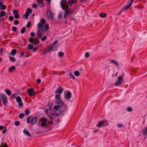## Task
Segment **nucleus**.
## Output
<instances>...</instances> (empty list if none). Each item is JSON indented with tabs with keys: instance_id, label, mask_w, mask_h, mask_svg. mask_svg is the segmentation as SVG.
I'll return each instance as SVG.
<instances>
[{
	"instance_id": "obj_17",
	"label": "nucleus",
	"mask_w": 147,
	"mask_h": 147,
	"mask_svg": "<svg viewBox=\"0 0 147 147\" xmlns=\"http://www.w3.org/2000/svg\"><path fill=\"white\" fill-rule=\"evenodd\" d=\"M134 0H130V3L129 4L126 6L125 8L124 9L125 10H127L130 7L134 2Z\"/></svg>"
},
{
	"instance_id": "obj_23",
	"label": "nucleus",
	"mask_w": 147,
	"mask_h": 147,
	"mask_svg": "<svg viewBox=\"0 0 147 147\" xmlns=\"http://www.w3.org/2000/svg\"><path fill=\"white\" fill-rule=\"evenodd\" d=\"M5 91L8 95L9 96L11 95V91L9 90L8 89H5Z\"/></svg>"
},
{
	"instance_id": "obj_35",
	"label": "nucleus",
	"mask_w": 147,
	"mask_h": 147,
	"mask_svg": "<svg viewBox=\"0 0 147 147\" xmlns=\"http://www.w3.org/2000/svg\"><path fill=\"white\" fill-rule=\"evenodd\" d=\"M0 147H9V146L6 143L3 144L2 143L0 146Z\"/></svg>"
},
{
	"instance_id": "obj_62",
	"label": "nucleus",
	"mask_w": 147,
	"mask_h": 147,
	"mask_svg": "<svg viewBox=\"0 0 147 147\" xmlns=\"http://www.w3.org/2000/svg\"><path fill=\"white\" fill-rule=\"evenodd\" d=\"M3 129V126L2 125L0 126V130H2Z\"/></svg>"
},
{
	"instance_id": "obj_2",
	"label": "nucleus",
	"mask_w": 147,
	"mask_h": 147,
	"mask_svg": "<svg viewBox=\"0 0 147 147\" xmlns=\"http://www.w3.org/2000/svg\"><path fill=\"white\" fill-rule=\"evenodd\" d=\"M56 104H58V105L55 106L54 108V109H55V112L58 111V113H55V114L56 115H58L59 114H60L61 113V110L58 109L61 108L63 105L64 102L61 101L59 102L58 103Z\"/></svg>"
},
{
	"instance_id": "obj_31",
	"label": "nucleus",
	"mask_w": 147,
	"mask_h": 147,
	"mask_svg": "<svg viewBox=\"0 0 147 147\" xmlns=\"http://www.w3.org/2000/svg\"><path fill=\"white\" fill-rule=\"evenodd\" d=\"M74 75L77 77L80 76V73L78 71H77L74 72Z\"/></svg>"
},
{
	"instance_id": "obj_24",
	"label": "nucleus",
	"mask_w": 147,
	"mask_h": 147,
	"mask_svg": "<svg viewBox=\"0 0 147 147\" xmlns=\"http://www.w3.org/2000/svg\"><path fill=\"white\" fill-rule=\"evenodd\" d=\"M6 15V13L5 11H1L0 13V18H1V17H3L5 16Z\"/></svg>"
},
{
	"instance_id": "obj_56",
	"label": "nucleus",
	"mask_w": 147,
	"mask_h": 147,
	"mask_svg": "<svg viewBox=\"0 0 147 147\" xmlns=\"http://www.w3.org/2000/svg\"><path fill=\"white\" fill-rule=\"evenodd\" d=\"M89 53H86L85 55V57L86 58L88 57H89Z\"/></svg>"
},
{
	"instance_id": "obj_58",
	"label": "nucleus",
	"mask_w": 147,
	"mask_h": 147,
	"mask_svg": "<svg viewBox=\"0 0 147 147\" xmlns=\"http://www.w3.org/2000/svg\"><path fill=\"white\" fill-rule=\"evenodd\" d=\"M62 17V15L61 14H60L58 15V18L59 19H61Z\"/></svg>"
},
{
	"instance_id": "obj_9",
	"label": "nucleus",
	"mask_w": 147,
	"mask_h": 147,
	"mask_svg": "<svg viewBox=\"0 0 147 147\" xmlns=\"http://www.w3.org/2000/svg\"><path fill=\"white\" fill-rule=\"evenodd\" d=\"M61 94H57L55 96V98L56 99L55 102L56 103H58L60 101H62L61 97Z\"/></svg>"
},
{
	"instance_id": "obj_57",
	"label": "nucleus",
	"mask_w": 147,
	"mask_h": 147,
	"mask_svg": "<svg viewBox=\"0 0 147 147\" xmlns=\"http://www.w3.org/2000/svg\"><path fill=\"white\" fill-rule=\"evenodd\" d=\"M30 35L32 37H33L34 36L35 34L34 32H32L30 34Z\"/></svg>"
},
{
	"instance_id": "obj_47",
	"label": "nucleus",
	"mask_w": 147,
	"mask_h": 147,
	"mask_svg": "<svg viewBox=\"0 0 147 147\" xmlns=\"http://www.w3.org/2000/svg\"><path fill=\"white\" fill-rule=\"evenodd\" d=\"M46 125H47L46 123H45V122H42L41 123V125L42 127H45V126H46Z\"/></svg>"
},
{
	"instance_id": "obj_41",
	"label": "nucleus",
	"mask_w": 147,
	"mask_h": 147,
	"mask_svg": "<svg viewBox=\"0 0 147 147\" xmlns=\"http://www.w3.org/2000/svg\"><path fill=\"white\" fill-rule=\"evenodd\" d=\"M25 32V28H23L21 30V32L22 34L24 33Z\"/></svg>"
},
{
	"instance_id": "obj_59",
	"label": "nucleus",
	"mask_w": 147,
	"mask_h": 147,
	"mask_svg": "<svg viewBox=\"0 0 147 147\" xmlns=\"http://www.w3.org/2000/svg\"><path fill=\"white\" fill-rule=\"evenodd\" d=\"M123 126V125L121 124H118L117 125V126L118 127H120Z\"/></svg>"
},
{
	"instance_id": "obj_7",
	"label": "nucleus",
	"mask_w": 147,
	"mask_h": 147,
	"mask_svg": "<svg viewBox=\"0 0 147 147\" xmlns=\"http://www.w3.org/2000/svg\"><path fill=\"white\" fill-rule=\"evenodd\" d=\"M34 91V89L33 88L29 89L28 90V94L30 96H33L35 94V92Z\"/></svg>"
},
{
	"instance_id": "obj_4",
	"label": "nucleus",
	"mask_w": 147,
	"mask_h": 147,
	"mask_svg": "<svg viewBox=\"0 0 147 147\" xmlns=\"http://www.w3.org/2000/svg\"><path fill=\"white\" fill-rule=\"evenodd\" d=\"M107 120H104L99 121L98 123L96 126L98 127H100L103 126H106L108 125L109 124L107 123Z\"/></svg>"
},
{
	"instance_id": "obj_50",
	"label": "nucleus",
	"mask_w": 147,
	"mask_h": 147,
	"mask_svg": "<svg viewBox=\"0 0 147 147\" xmlns=\"http://www.w3.org/2000/svg\"><path fill=\"white\" fill-rule=\"evenodd\" d=\"M37 7V5L36 4H33L32 5V7L34 8H36Z\"/></svg>"
},
{
	"instance_id": "obj_38",
	"label": "nucleus",
	"mask_w": 147,
	"mask_h": 147,
	"mask_svg": "<svg viewBox=\"0 0 147 147\" xmlns=\"http://www.w3.org/2000/svg\"><path fill=\"white\" fill-rule=\"evenodd\" d=\"M47 36H44L41 38V40L42 41H44L47 39Z\"/></svg>"
},
{
	"instance_id": "obj_30",
	"label": "nucleus",
	"mask_w": 147,
	"mask_h": 147,
	"mask_svg": "<svg viewBox=\"0 0 147 147\" xmlns=\"http://www.w3.org/2000/svg\"><path fill=\"white\" fill-rule=\"evenodd\" d=\"M9 58L10 61L12 62H15L16 61V59L14 57L12 56H9Z\"/></svg>"
},
{
	"instance_id": "obj_28",
	"label": "nucleus",
	"mask_w": 147,
	"mask_h": 147,
	"mask_svg": "<svg viewBox=\"0 0 147 147\" xmlns=\"http://www.w3.org/2000/svg\"><path fill=\"white\" fill-rule=\"evenodd\" d=\"M69 78H71V79H73V80L75 79V77L71 73V72H70L69 73Z\"/></svg>"
},
{
	"instance_id": "obj_53",
	"label": "nucleus",
	"mask_w": 147,
	"mask_h": 147,
	"mask_svg": "<svg viewBox=\"0 0 147 147\" xmlns=\"http://www.w3.org/2000/svg\"><path fill=\"white\" fill-rule=\"evenodd\" d=\"M58 40H55L53 42V44H52V45L53 46H54L58 42Z\"/></svg>"
},
{
	"instance_id": "obj_54",
	"label": "nucleus",
	"mask_w": 147,
	"mask_h": 147,
	"mask_svg": "<svg viewBox=\"0 0 147 147\" xmlns=\"http://www.w3.org/2000/svg\"><path fill=\"white\" fill-rule=\"evenodd\" d=\"M30 116L28 117L27 119V122L28 123H29L30 122Z\"/></svg>"
},
{
	"instance_id": "obj_26",
	"label": "nucleus",
	"mask_w": 147,
	"mask_h": 147,
	"mask_svg": "<svg viewBox=\"0 0 147 147\" xmlns=\"http://www.w3.org/2000/svg\"><path fill=\"white\" fill-rule=\"evenodd\" d=\"M46 23V22L44 18H42L40 20V22L39 24H41L42 25L45 24Z\"/></svg>"
},
{
	"instance_id": "obj_10",
	"label": "nucleus",
	"mask_w": 147,
	"mask_h": 147,
	"mask_svg": "<svg viewBox=\"0 0 147 147\" xmlns=\"http://www.w3.org/2000/svg\"><path fill=\"white\" fill-rule=\"evenodd\" d=\"M64 10H65L64 11V18H65L69 14L71 9L70 8H69V7L68 8H66V9Z\"/></svg>"
},
{
	"instance_id": "obj_29",
	"label": "nucleus",
	"mask_w": 147,
	"mask_h": 147,
	"mask_svg": "<svg viewBox=\"0 0 147 147\" xmlns=\"http://www.w3.org/2000/svg\"><path fill=\"white\" fill-rule=\"evenodd\" d=\"M28 49L32 50L34 48L33 46L31 44H29L28 45Z\"/></svg>"
},
{
	"instance_id": "obj_36",
	"label": "nucleus",
	"mask_w": 147,
	"mask_h": 147,
	"mask_svg": "<svg viewBox=\"0 0 147 147\" xmlns=\"http://www.w3.org/2000/svg\"><path fill=\"white\" fill-rule=\"evenodd\" d=\"M111 63H114L116 65H118V62L117 61H115L113 60H111Z\"/></svg>"
},
{
	"instance_id": "obj_46",
	"label": "nucleus",
	"mask_w": 147,
	"mask_h": 147,
	"mask_svg": "<svg viewBox=\"0 0 147 147\" xmlns=\"http://www.w3.org/2000/svg\"><path fill=\"white\" fill-rule=\"evenodd\" d=\"M63 109H62V111L63 112H64L65 111L67 110V108L66 106H64L62 107Z\"/></svg>"
},
{
	"instance_id": "obj_44",
	"label": "nucleus",
	"mask_w": 147,
	"mask_h": 147,
	"mask_svg": "<svg viewBox=\"0 0 147 147\" xmlns=\"http://www.w3.org/2000/svg\"><path fill=\"white\" fill-rule=\"evenodd\" d=\"M19 23V22L18 20H15L14 21V24L15 25H18Z\"/></svg>"
},
{
	"instance_id": "obj_60",
	"label": "nucleus",
	"mask_w": 147,
	"mask_h": 147,
	"mask_svg": "<svg viewBox=\"0 0 147 147\" xmlns=\"http://www.w3.org/2000/svg\"><path fill=\"white\" fill-rule=\"evenodd\" d=\"M48 52H47V50L45 51V50H44L43 51V54H46L47 53H48Z\"/></svg>"
},
{
	"instance_id": "obj_39",
	"label": "nucleus",
	"mask_w": 147,
	"mask_h": 147,
	"mask_svg": "<svg viewBox=\"0 0 147 147\" xmlns=\"http://www.w3.org/2000/svg\"><path fill=\"white\" fill-rule=\"evenodd\" d=\"M20 122L18 121H15V124L16 126H18L20 124Z\"/></svg>"
},
{
	"instance_id": "obj_12",
	"label": "nucleus",
	"mask_w": 147,
	"mask_h": 147,
	"mask_svg": "<svg viewBox=\"0 0 147 147\" xmlns=\"http://www.w3.org/2000/svg\"><path fill=\"white\" fill-rule=\"evenodd\" d=\"M32 11V10L30 8H28L27 9L25 15H24V16L26 19H28V16H29L30 13H31Z\"/></svg>"
},
{
	"instance_id": "obj_8",
	"label": "nucleus",
	"mask_w": 147,
	"mask_h": 147,
	"mask_svg": "<svg viewBox=\"0 0 147 147\" xmlns=\"http://www.w3.org/2000/svg\"><path fill=\"white\" fill-rule=\"evenodd\" d=\"M123 79L122 77L119 76L118 77L117 82H116L115 83V85L116 86L120 85L122 82Z\"/></svg>"
},
{
	"instance_id": "obj_43",
	"label": "nucleus",
	"mask_w": 147,
	"mask_h": 147,
	"mask_svg": "<svg viewBox=\"0 0 147 147\" xmlns=\"http://www.w3.org/2000/svg\"><path fill=\"white\" fill-rule=\"evenodd\" d=\"M24 116V114L23 113H21L20 114L19 117L21 119H22Z\"/></svg>"
},
{
	"instance_id": "obj_34",
	"label": "nucleus",
	"mask_w": 147,
	"mask_h": 147,
	"mask_svg": "<svg viewBox=\"0 0 147 147\" xmlns=\"http://www.w3.org/2000/svg\"><path fill=\"white\" fill-rule=\"evenodd\" d=\"M100 16L101 17L103 18L107 16V14L104 13H101L100 14Z\"/></svg>"
},
{
	"instance_id": "obj_63",
	"label": "nucleus",
	"mask_w": 147,
	"mask_h": 147,
	"mask_svg": "<svg viewBox=\"0 0 147 147\" xmlns=\"http://www.w3.org/2000/svg\"><path fill=\"white\" fill-rule=\"evenodd\" d=\"M6 131V129H4L3 130V131H2V133L3 134H5Z\"/></svg>"
},
{
	"instance_id": "obj_37",
	"label": "nucleus",
	"mask_w": 147,
	"mask_h": 147,
	"mask_svg": "<svg viewBox=\"0 0 147 147\" xmlns=\"http://www.w3.org/2000/svg\"><path fill=\"white\" fill-rule=\"evenodd\" d=\"M6 8V6L5 5H3L1 7V9L2 10L5 9Z\"/></svg>"
},
{
	"instance_id": "obj_6",
	"label": "nucleus",
	"mask_w": 147,
	"mask_h": 147,
	"mask_svg": "<svg viewBox=\"0 0 147 147\" xmlns=\"http://www.w3.org/2000/svg\"><path fill=\"white\" fill-rule=\"evenodd\" d=\"M1 98L3 101V103L4 105H6L7 103V97L4 94H2L1 96Z\"/></svg>"
},
{
	"instance_id": "obj_1",
	"label": "nucleus",
	"mask_w": 147,
	"mask_h": 147,
	"mask_svg": "<svg viewBox=\"0 0 147 147\" xmlns=\"http://www.w3.org/2000/svg\"><path fill=\"white\" fill-rule=\"evenodd\" d=\"M38 29L37 34L38 37L41 38L44 34V32L49 29V26L48 24H45V25H44L40 24H38Z\"/></svg>"
},
{
	"instance_id": "obj_13",
	"label": "nucleus",
	"mask_w": 147,
	"mask_h": 147,
	"mask_svg": "<svg viewBox=\"0 0 147 147\" xmlns=\"http://www.w3.org/2000/svg\"><path fill=\"white\" fill-rule=\"evenodd\" d=\"M63 91V89L61 87V86H60L55 91V94L59 93L58 94H61L62 92Z\"/></svg>"
},
{
	"instance_id": "obj_40",
	"label": "nucleus",
	"mask_w": 147,
	"mask_h": 147,
	"mask_svg": "<svg viewBox=\"0 0 147 147\" xmlns=\"http://www.w3.org/2000/svg\"><path fill=\"white\" fill-rule=\"evenodd\" d=\"M132 110V109L130 107H128L127 108V111L128 112H131Z\"/></svg>"
},
{
	"instance_id": "obj_45",
	"label": "nucleus",
	"mask_w": 147,
	"mask_h": 147,
	"mask_svg": "<svg viewBox=\"0 0 147 147\" xmlns=\"http://www.w3.org/2000/svg\"><path fill=\"white\" fill-rule=\"evenodd\" d=\"M47 119L45 118H42V122H45L47 121Z\"/></svg>"
},
{
	"instance_id": "obj_32",
	"label": "nucleus",
	"mask_w": 147,
	"mask_h": 147,
	"mask_svg": "<svg viewBox=\"0 0 147 147\" xmlns=\"http://www.w3.org/2000/svg\"><path fill=\"white\" fill-rule=\"evenodd\" d=\"M58 55L60 57H62L64 55V53L61 52H59L58 54Z\"/></svg>"
},
{
	"instance_id": "obj_22",
	"label": "nucleus",
	"mask_w": 147,
	"mask_h": 147,
	"mask_svg": "<svg viewBox=\"0 0 147 147\" xmlns=\"http://www.w3.org/2000/svg\"><path fill=\"white\" fill-rule=\"evenodd\" d=\"M16 50L15 49H12L11 52L9 54L10 55H13L16 53Z\"/></svg>"
},
{
	"instance_id": "obj_52",
	"label": "nucleus",
	"mask_w": 147,
	"mask_h": 147,
	"mask_svg": "<svg viewBox=\"0 0 147 147\" xmlns=\"http://www.w3.org/2000/svg\"><path fill=\"white\" fill-rule=\"evenodd\" d=\"M9 20L10 21H12L13 20V18L12 16H10L9 17Z\"/></svg>"
},
{
	"instance_id": "obj_64",
	"label": "nucleus",
	"mask_w": 147,
	"mask_h": 147,
	"mask_svg": "<svg viewBox=\"0 0 147 147\" xmlns=\"http://www.w3.org/2000/svg\"><path fill=\"white\" fill-rule=\"evenodd\" d=\"M3 4V3L2 2H0V7L1 6V5H2Z\"/></svg>"
},
{
	"instance_id": "obj_33",
	"label": "nucleus",
	"mask_w": 147,
	"mask_h": 147,
	"mask_svg": "<svg viewBox=\"0 0 147 147\" xmlns=\"http://www.w3.org/2000/svg\"><path fill=\"white\" fill-rule=\"evenodd\" d=\"M53 47V45H52V46H49L48 47V49L47 50V52H49V51H51Z\"/></svg>"
},
{
	"instance_id": "obj_14",
	"label": "nucleus",
	"mask_w": 147,
	"mask_h": 147,
	"mask_svg": "<svg viewBox=\"0 0 147 147\" xmlns=\"http://www.w3.org/2000/svg\"><path fill=\"white\" fill-rule=\"evenodd\" d=\"M47 16L49 19L53 20V15H52L50 11H48L47 12Z\"/></svg>"
},
{
	"instance_id": "obj_19",
	"label": "nucleus",
	"mask_w": 147,
	"mask_h": 147,
	"mask_svg": "<svg viewBox=\"0 0 147 147\" xmlns=\"http://www.w3.org/2000/svg\"><path fill=\"white\" fill-rule=\"evenodd\" d=\"M23 132L25 135H26L28 136H32L30 134L28 130H26V129H24L23 131Z\"/></svg>"
},
{
	"instance_id": "obj_11",
	"label": "nucleus",
	"mask_w": 147,
	"mask_h": 147,
	"mask_svg": "<svg viewBox=\"0 0 147 147\" xmlns=\"http://www.w3.org/2000/svg\"><path fill=\"white\" fill-rule=\"evenodd\" d=\"M16 101L19 103V105L21 107L23 106V103L22 102V99L21 97L18 96L16 97Z\"/></svg>"
},
{
	"instance_id": "obj_18",
	"label": "nucleus",
	"mask_w": 147,
	"mask_h": 147,
	"mask_svg": "<svg viewBox=\"0 0 147 147\" xmlns=\"http://www.w3.org/2000/svg\"><path fill=\"white\" fill-rule=\"evenodd\" d=\"M43 0H37V3L39 6L40 7H43L44 6L45 4L44 3L42 2Z\"/></svg>"
},
{
	"instance_id": "obj_55",
	"label": "nucleus",
	"mask_w": 147,
	"mask_h": 147,
	"mask_svg": "<svg viewBox=\"0 0 147 147\" xmlns=\"http://www.w3.org/2000/svg\"><path fill=\"white\" fill-rule=\"evenodd\" d=\"M36 82L38 84H40L41 82V80L40 79H39L37 80Z\"/></svg>"
},
{
	"instance_id": "obj_51",
	"label": "nucleus",
	"mask_w": 147,
	"mask_h": 147,
	"mask_svg": "<svg viewBox=\"0 0 147 147\" xmlns=\"http://www.w3.org/2000/svg\"><path fill=\"white\" fill-rule=\"evenodd\" d=\"M18 11L16 10H14L13 11V13L14 15L18 14Z\"/></svg>"
},
{
	"instance_id": "obj_49",
	"label": "nucleus",
	"mask_w": 147,
	"mask_h": 147,
	"mask_svg": "<svg viewBox=\"0 0 147 147\" xmlns=\"http://www.w3.org/2000/svg\"><path fill=\"white\" fill-rule=\"evenodd\" d=\"M14 17L16 19H18L20 18V16L18 14L14 15Z\"/></svg>"
},
{
	"instance_id": "obj_42",
	"label": "nucleus",
	"mask_w": 147,
	"mask_h": 147,
	"mask_svg": "<svg viewBox=\"0 0 147 147\" xmlns=\"http://www.w3.org/2000/svg\"><path fill=\"white\" fill-rule=\"evenodd\" d=\"M12 30L13 31L16 32L17 30V28L16 27H13L12 28Z\"/></svg>"
},
{
	"instance_id": "obj_48",
	"label": "nucleus",
	"mask_w": 147,
	"mask_h": 147,
	"mask_svg": "<svg viewBox=\"0 0 147 147\" xmlns=\"http://www.w3.org/2000/svg\"><path fill=\"white\" fill-rule=\"evenodd\" d=\"M31 22H30V21H29L28 22V23L27 24V27H29L31 25Z\"/></svg>"
},
{
	"instance_id": "obj_20",
	"label": "nucleus",
	"mask_w": 147,
	"mask_h": 147,
	"mask_svg": "<svg viewBox=\"0 0 147 147\" xmlns=\"http://www.w3.org/2000/svg\"><path fill=\"white\" fill-rule=\"evenodd\" d=\"M74 3H75V4H76L77 3V2L76 1H74V0H72L71 1H70V0H69L68 1V4H69L70 6H71L72 4Z\"/></svg>"
},
{
	"instance_id": "obj_15",
	"label": "nucleus",
	"mask_w": 147,
	"mask_h": 147,
	"mask_svg": "<svg viewBox=\"0 0 147 147\" xmlns=\"http://www.w3.org/2000/svg\"><path fill=\"white\" fill-rule=\"evenodd\" d=\"M71 96V94L69 91H67L65 98L67 100L69 99Z\"/></svg>"
},
{
	"instance_id": "obj_27",
	"label": "nucleus",
	"mask_w": 147,
	"mask_h": 147,
	"mask_svg": "<svg viewBox=\"0 0 147 147\" xmlns=\"http://www.w3.org/2000/svg\"><path fill=\"white\" fill-rule=\"evenodd\" d=\"M30 111L29 109H26L25 111V114L28 115H29L30 113Z\"/></svg>"
},
{
	"instance_id": "obj_21",
	"label": "nucleus",
	"mask_w": 147,
	"mask_h": 147,
	"mask_svg": "<svg viewBox=\"0 0 147 147\" xmlns=\"http://www.w3.org/2000/svg\"><path fill=\"white\" fill-rule=\"evenodd\" d=\"M16 67L14 66H12L9 68V70L10 72H12L15 69Z\"/></svg>"
},
{
	"instance_id": "obj_16",
	"label": "nucleus",
	"mask_w": 147,
	"mask_h": 147,
	"mask_svg": "<svg viewBox=\"0 0 147 147\" xmlns=\"http://www.w3.org/2000/svg\"><path fill=\"white\" fill-rule=\"evenodd\" d=\"M38 119L36 117L33 118L31 121V123L32 125L34 124L37 121Z\"/></svg>"
},
{
	"instance_id": "obj_5",
	"label": "nucleus",
	"mask_w": 147,
	"mask_h": 147,
	"mask_svg": "<svg viewBox=\"0 0 147 147\" xmlns=\"http://www.w3.org/2000/svg\"><path fill=\"white\" fill-rule=\"evenodd\" d=\"M29 41L30 42H32V44L35 45H36L39 43V39L37 38H30L29 39Z\"/></svg>"
},
{
	"instance_id": "obj_3",
	"label": "nucleus",
	"mask_w": 147,
	"mask_h": 147,
	"mask_svg": "<svg viewBox=\"0 0 147 147\" xmlns=\"http://www.w3.org/2000/svg\"><path fill=\"white\" fill-rule=\"evenodd\" d=\"M60 3L63 10H64L66 8H68L69 5L68 4V1H67V0H61Z\"/></svg>"
},
{
	"instance_id": "obj_61",
	"label": "nucleus",
	"mask_w": 147,
	"mask_h": 147,
	"mask_svg": "<svg viewBox=\"0 0 147 147\" xmlns=\"http://www.w3.org/2000/svg\"><path fill=\"white\" fill-rule=\"evenodd\" d=\"M24 53H21V54L20 55V56L21 57H22L24 55Z\"/></svg>"
},
{
	"instance_id": "obj_25",
	"label": "nucleus",
	"mask_w": 147,
	"mask_h": 147,
	"mask_svg": "<svg viewBox=\"0 0 147 147\" xmlns=\"http://www.w3.org/2000/svg\"><path fill=\"white\" fill-rule=\"evenodd\" d=\"M143 135H146L147 134V128L145 127L143 129L142 132Z\"/></svg>"
}]
</instances>
